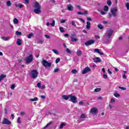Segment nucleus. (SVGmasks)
<instances>
[{
	"instance_id": "nucleus-1",
	"label": "nucleus",
	"mask_w": 129,
	"mask_h": 129,
	"mask_svg": "<svg viewBox=\"0 0 129 129\" xmlns=\"http://www.w3.org/2000/svg\"><path fill=\"white\" fill-rule=\"evenodd\" d=\"M33 7L35 8L33 12L35 14H36V15H39L42 13V11H41L42 7H41V5H40V3L38 2H36L34 3Z\"/></svg>"
},
{
	"instance_id": "nucleus-2",
	"label": "nucleus",
	"mask_w": 129,
	"mask_h": 129,
	"mask_svg": "<svg viewBox=\"0 0 129 129\" xmlns=\"http://www.w3.org/2000/svg\"><path fill=\"white\" fill-rule=\"evenodd\" d=\"M34 60V56L33 54H29V55L26 57L25 59V61L26 64H30V63H32L33 60Z\"/></svg>"
},
{
	"instance_id": "nucleus-3",
	"label": "nucleus",
	"mask_w": 129,
	"mask_h": 129,
	"mask_svg": "<svg viewBox=\"0 0 129 129\" xmlns=\"http://www.w3.org/2000/svg\"><path fill=\"white\" fill-rule=\"evenodd\" d=\"M38 75H39V72L37 70H33L31 71V76L33 79H36L38 77Z\"/></svg>"
},
{
	"instance_id": "nucleus-4",
	"label": "nucleus",
	"mask_w": 129,
	"mask_h": 129,
	"mask_svg": "<svg viewBox=\"0 0 129 129\" xmlns=\"http://www.w3.org/2000/svg\"><path fill=\"white\" fill-rule=\"evenodd\" d=\"M42 64L43 66H44V67H51L52 66V63L50 62H48L46 59L42 60Z\"/></svg>"
},
{
	"instance_id": "nucleus-5",
	"label": "nucleus",
	"mask_w": 129,
	"mask_h": 129,
	"mask_svg": "<svg viewBox=\"0 0 129 129\" xmlns=\"http://www.w3.org/2000/svg\"><path fill=\"white\" fill-rule=\"evenodd\" d=\"M113 33V30H112V29H109L107 31V33H105V36L108 39H110V37H111V36H112Z\"/></svg>"
},
{
	"instance_id": "nucleus-6",
	"label": "nucleus",
	"mask_w": 129,
	"mask_h": 129,
	"mask_svg": "<svg viewBox=\"0 0 129 129\" xmlns=\"http://www.w3.org/2000/svg\"><path fill=\"white\" fill-rule=\"evenodd\" d=\"M70 100L73 102V103H76L77 102V97L75 96H72V94H71L70 97Z\"/></svg>"
},
{
	"instance_id": "nucleus-7",
	"label": "nucleus",
	"mask_w": 129,
	"mask_h": 129,
	"mask_svg": "<svg viewBox=\"0 0 129 129\" xmlns=\"http://www.w3.org/2000/svg\"><path fill=\"white\" fill-rule=\"evenodd\" d=\"M110 11L113 17H116V12H117V8L116 7L111 9Z\"/></svg>"
},
{
	"instance_id": "nucleus-8",
	"label": "nucleus",
	"mask_w": 129,
	"mask_h": 129,
	"mask_svg": "<svg viewBox=\"0 0 129 129\" xmlns=\"http://www.w3.org/2000/svg\"><path fill=\"white\" fill-rule=\"evenodd\" d=\"M76 38H77L76 34H75V33H73L71 34V39L72 42H77V41H78V39Z\"/></svg>"
},
{
	"instance_id": "nucleus-9",
	"label": "nucleus",
	"mask_w": 129,
	"mask_h": 129,
	"mask_svg": "<svg viewBox=\"0 0 129 129\" xmlns=\"http://www.w3.org/2000/svg\"><path fill=\"white\" fill-rule=\"evenodd\" d=\"M90 112L92 113V114L95 115L96 113H97V112H98V109L96 107L92 108L90 111Z\"/></svg>"
},
{
	"instance_id": "nucleus-10",
	"label": "nucleus",
	"mask_w": 129,
	"mask_h": 129,
	"mask_svg": "<svg viewBox=\"0 0 129 129\" xmlns=\"http://www.w3.org/2000/svg\"><path fill=\"white\" fill-rule=\"evenodd\" d=\"M95 43V40H90L89 41H86L85 43V45L86 46H90V45H92V44H94Z\"/></svg>"
},
{
	"instance_id": "nucleus-11",
	"label": "nucleus",
	"mask_w": 129,
	"mask_h": 129,
	"mask_svg": "<svg viewBox=\"0 0 129 129\" xmlns=\"http://www.w3.org/2000/svg\"><path fill=\"white\" fill-rule=\"evenodd\" d=\"M90 71H91V69L89 67H87L82 71V74H86V73H88Z\"/></svg>"
},
{
	"instance_id": "nucleus-12",
	"label": "nucleus",
	"mask_w": 129,
	"mask_h": 129,
	"mask_svg": "<svg viewBox=\"0 0 129 129\" xmlns=\"http://www.w3.org/2000/svg\"><path fill=\"white\" fill-rule=\"evenodd\" d=\"M3 124H8L10 125L12 122L7 118H5L2 122Z\"/></svg>"
},
{
	"instance_id": "nucleus-13",
	"label": "nucleus",
	"mask_w": 129,
	"mask_h": 129,
	"mask_svg": "<svg viewBox=\"0 0 129 129\" xmlns=\"http://www.w3.org/2000/svg\"><path fill=\"white\" fill-rule=\"evenodd\" d=\"M67 8L68 11H70L71 12H72V11H73V10L74 9V8L73 7V6H72V5L71 4L67 5Z\"/></svg>"
},
{
	"instance_id": "nucleus-14",
	"label": "nucleus",
	"mask_w": 129,
	"mask_h": 129,
	"mask_svg": "<svg viewBox=\"0 0 129 129\" xmlns=\"http://www.w3.org/2000/svg\"><path fill=\"white\" fill-rule=\"evenodd\" d=\"M93 60L95 63H100V62H101V59L100 58L97 57H96V58H93Z\"/></svg>"
},
{
	"instance_id": "nucleus-15",
	"label": "nucleus",
	"mask_w": 129,
	"mask_h": 129,
	"mask_svg": "<svg viewBox=\"0 0 129 129\" xmlns=\"http://www.w3.org/2000/svg\"><path fill=\"white\" fill-rule=\"evenodd\" d=\"M71 97V95H63L62 96V98L63 99H65L66 100H68V99H69V98H70Z\"/></svg>"
},
{
	"instance_id": "nucleus-16",
	"label": "nucleus",
	"mask_w": 129,
	"mask_h": 129,
	"mask_svg": "<svg viewBox=\"0 0 129 129\" xmlns=\"http://www.w3.org/2000/svg\"><path fill=\"white\" fill-rule=\"evenodd\" d=\"M50 25L51 26V27H54L55 26V20H53L52 23H49V22H47L46 23V26H49Z\"/></svg>"
},
{
	"instance_id": "nucleus-17",
	"label": "nucleus",
	"mask_w": 129,
	"mask_h": 129,
	"mask_svg": "<svg viewBox=\"0 0 129 129\" xmlns=\"http://www.w3.org/2000/svg\"><path fill=\"white\" fill-rule=\"evenodd\" d=\"M87 29L89 30V29H90L91 28V23H90V22L87 21V26H86Z\"/></svg>"
},
{
	"instance_id": "nucleus-18",
	"label": "nucleus",
	"mask_w": 129,
	"mask_h": 129,
	"mask_svg": "<svg viewBox=\"0 0 129 129\" xmlns=\"http://www.w3.org/2000/svg\"><path fill=\"white\" fill-rule=\"evenodd\" d=\"M16 44H17L18 46H21L22 45V39H18L16 42Z\"/></svg>"
},
{
	"instance_id": "nucleus-19",
	"label": "nucleus",
	"mask_w": 129,
	"mask_h": 129,
	"mask_svg": "<svg viewBox=\"0 0 129 129\" xmlns=\"http://www.w3.org/2000/svg\"><path fill=\"white\" fill-rule=\"evenodd\" d=\"M77 55L79 56H82V51L80 49L78 50L77 51Z\"/></svg>"
},
{
	"instance_id": "nucleus-20",
	"label": "nucleus",
	"mask_w": 129,
	"mask_h": 129,
	"mask_svg": "<svg viewBox=\"0 0 129 129\" xmlns=\"http://www.w3.org/2000/svg\"><path fill=\"white\" fill-rule=\"evenodd\" d=\"M7 77V75H5L4 74H2L1 75H0V78H1V80H3V79H5Z\"/></svg>"
},
{
	"instance_id": "nucleus-21",
	"label": "nucleus",
	"mask_w": 129,
	"mask_h": 129,
	"mask_svg": "<svg viewBox=\"0 0 129 129\" xmlns=\"http://www.w3.org/2000/svg\"><path fill=\"white\" fill-rule=\"evenodd\" d=\"M13 22L15 25L19 24V20L17 18H14Z\"/></svg>"
},
{
	"instance_id": "nucleus-22",
	"label": "nucleus",
	"mask_w": 129,
	"mask_h": 129,
	"mask_svg": "<svg viewBox=\"0 0 129 129\" xmlns=\"http://www.w3.org/2000/svg\"><path fill=\"white\" fill-rule=\"evenodd\" d=\"M38 97H34L33 99H30V101H38Z\"/></svg>"
},
{
	"instance_id": "nucleus-23",
	"label": "nucleus",
	"mask_w": 129,
	"mask_h": 129,
	"mask_svg": "<svg viewBox=\"0 0 129 129\" xmlns=\"http://www.w3.org/2000/svg\"><path fill=\"white\" fill-rule=\"evenodd\" d=\"M109 8H108V6H105L104 7V12H107L109 10Z\"/></svg>"
},
{
	"instance_id": "nucleus-24",
	"label": "nucleus",
	"mask_w": 129,
	"mask_h": 129,
	"mask_svg": "<svg viewBox=\"0 0 129 129\" xmlns=\"http://www.w3.org/2000/svg\"><path fill=\"white\" fill-rule=\"evenodd\" d=\"M44 43V40L43 39H39L37 41V44H43Z\"/></svg>"
},
{
	"instance_id": "nucleus-25",
	"label": "nucleus",
	"mask_w": 129,
	"mask_h": 129,
	"mask_svg": "<svg viewBox=\"0 0 129 129\" xmlns=\"http://www.w3.org/2000/svg\"><path fill=\"white\" fill-rule=\"evenodd\" d=\"M2 39L4 40V41H9V40H10V37H3Z\"/></svg>"
},
{
	"instance_id": "nucleus-26",
	"label": "nucleus",
	"mask_w": 129,
	"mask_h": 129,
	"mask_svg": "<svg viewBox=\"0 0 129 129\" xmlns=\"http://www.w3.org/2000/svg\"><path fill=\"white\" fill-rule=\"evenodd\" d=\"M86 115H85V114L83 113L80 116V118H86Z\"/></svg>"
},
{
	"instance_id": "nucleus-27",
	"label": "nucleus",
	"mask_w": 129,
	"mask_h": 129,
	"mask_svg": "<svg viewBox=\"0 0 129 129\" xmlns=\"http://www.w3.org/2000/svg\"><path fill=\"white\" fill-rule=\"evenodd\" d=\"M32 36H34V33H31L27 36V38H28V39H31Z\"/></svg>"
},
{
	"instance_id": "nucleus-28",
	"label": "nucleus",
	"mask_w": 129,
	"mask_h": 129,
	"mask_svg": "<svg viewBox=\"0 0 129 129\" xmlns=\"http://www.w3.org/2000/svg\"><path fill=\"white\" fill-rule=\"evenodd\" d=\"M97 27L99 28V29H100V30H102V29H103V26H102L101 24L98 25Z\"/></svg>"
},
{
	"instance_id": "nucleus-29",
	"label": "nucleus",
	"mask_w": 129,
	"mask_h": 129,
	"mask_svg": "<svg viewBox=\"0 0 129 129\" xmlns=\"http://www.w3.org/2000/svg\"><path fill=\"white\" fill-rule=\"evenodd\" d=\"M66 125V124L63 123H62L60 124V126H59V129H62V128H63V126H65Z\"/></svg>"
},
{
	"instance_id": "nucleus-30",
	"label": "nucleus",
	"mask_w": 129,
	"mask_h": 129,
	"mask_svg": "<svg viewBox=\"0 0 129 129\" xmlns=\"http://www.w3.org/2000/svg\"><path fill=\"white\" fill-rule=\"evenodd\" d=\"M59 31L61 32V33H64V32H65V30H64V28L62 27H59Z\"/></svg>"
},
{
	"instance_id": "nucleus-31",
	"label": "nucleus",
	"mask_w": 129,
	"mask_h": 129,
	"mask_svg": "<svg viewBox=\"0 0 129 129\" xmlns=\"http://www.w3.org/2000/svg\"><path fill=\"white\" fill-rule=\"evenodd\" d=\"M52 51L53 53H54V54H56V55H58L59 54V52H58V51L56 49H52Z\"/></svg>"
},
{
	"instance_id": "nucleus-32",
	"label": "nucleus",
	"mask_w": 129,
	"mask_h": 129,
	"mask_svg": "<svg viewBox=\"0 0 129 129\" xmlns=\"http://www.w3.org/2000/svg\"><path fill=\"white\" fill-rule=\"evenodd\" d=\"M66 51L67 53H69V54H71L72 53V50H70L69 48H67Z\"/></svg>"
},
{
	"instance_id": "nucleus-33",
	"label": "nucleus",
	"mask_w": 129,
	"mask_h": 129,
	"mask_svg": "<svg viewBox=\"0 0 129 129\" xmlns=\"http://www.w3.org/2000/svg\"><path fill=\"white\" fill-rule=\"evenodd\" d=\"M72 26H73L74 27H76V28H78L77 27V26H76V24H75V22L74 21H72Z\"/></svg>"
},
{
	"instance_id": "nucleus-34",
	"label": "nucleus",
	"mask_w": 129,
	"mask_h": 129,
	"mask_svg": "<svg viewBox=\"0 0 129 129\" xmlns=\"http://www.w3.org/2000/svg\"><path fill=\"white\" fill-rule=\"evenodd\" d=\"M72 73H73V74H76V73H77V70L74 69L72 71Z\"/></svg>"
},
{
	"instance_id": "nucleus-35",
	"label": "nucleus",
	"mask_w": 129,
	"mask_h": 129,
	"mask_svg": "<svg viewBox=\"0 0 129 129\" xmlns=\"http://www.w3.org/2000/svg\"><path fill=\"white\" fill-rule=\"evenodd\" d=\"M101 90V88H96L94 90L95 92H99Z\"/></svg>"
},
{
	"instance_id": "nucleus-36",
	"label": "nucleus",
	"mask_w": 129,
	"mask_h": 129,
	"mask_svg": "<svg viewBox=\"0 0 129 129\" xmlns=\"http://www.w3.org/2000/svg\"><path fill=\"white\" fill-rule=\"evenodd\" d=\"M7 5L8 7H11V6H12V3H11V1H8L7 3Z\"/></svg>"
},
{
	"instance_id": "nucleus-37",
	"label": "nucleus",
	"mask_w": 129,
	"mask_h": 129,
	"mask_svg": "<svg viewBox=\"0 0 129 129\" xmlns=\"http://www.w3.org/2000/svg\"><path fill=\"white\" fill-rule=\"evenodd\" d=\"M16 35H17V36H21V35H22V32L19 31H16Z\"/></svg>"
},
{
	"instance_id": "nucleus-38",
	"label": "nucleus",
	"mask_w": 129,
	"mask_h": 129,
	"mask_svg": "<svg viewBox=\"0 0 129 129\" xmlns=\"http://www.w3.org/2000/svg\"><path fill=\"white\" fill-rule=\"evenodd\" d=\"M50 124H52V122H50L49 123H47L44 127V128L48 127Z\"/></svg>"
},
{
	"instance_id": "nucleus-39",
	"label": "nucleus",
	"mask_w": 129,
	"mask_h": 129,
	"mask_svg": "<svg viewBox=\"0 0 129 129\" xmlns=\"http://www.w3.org/2000/svg\"><path fill=\"white\" fill-rule=\"evenodd\" d=\"M114 96H115V97H119L120 95L118 93H115L114 94Z\"/></svg>"
},
{
	"instance_id": "nucleus-40",
	"label": "nucleus",
	"mask_w": 129,
	"mask_h": 129,
	"mask_svg": "<svg viewBox=\"0 0 129 129\" xmlns=\"http://www.w3.org/2000/svg\"><path fill=\"white\" fill-rule=\"evenodd\" d=\"M107 4L108 6H111V1L110 0L107 1Z\"/></svg>"
},
{
	"instance_id": "nucleus-41",
	"label": "nucleus",
	"mask_w": 129,
	"mask_h": 129,
	"mask_svg": "<svg viewBox=\"0 0 129 129\" xmlns=\"http://www.w3.org/2000/svg\"><path fill=\"white\" fill-rule=\"evenodd\" d=\"M59 62H60V58H56L55 60V63L56 64H58V63H59Z\"/></svg>"
},
{
	"instance_id": "nucleus-42",
	"label": "nucleus",
	"mask_w": 129,
	"mask_h": 129,
	"mask_svg": "<svg viewBox=\"0 0 129 129\" xmlns=\"http://www.w3.org/2000/svg\"><path fill=\"white\" fill-rule=\"evenodd\" d=\"M17 122L18 123H21L22 122L21 121V117H18V119H17Z\"/></svg>"
},
{
	"instance_id": "nucleus-43",
	"label": "nucleus",
	"mask_w": 129,
	"mask_h": 129,
	"mask_svg": "<svg viewBox=\"0 0 129 129\" xmlns=\"http://www.w3.org/2000/svg\"><path fill=\"white\" fill-rule=\"evenodd\" d=\"M119 89H121L122 90H126V88H123L122 87H119Z\"/></svg>"
},
{
	"instance_id": "nucleus-44",
	"label": "nucleus",
	"mask_w": 129,
	"mask_h": 129,
	"mask_svg": "<svg viewBox=\"0 0 129 129\" xmlns=\"http://www.w3.org/2000/svg\"><path fill=\"white\" fill-rule=\"evenodd\" d=\"M94 51L96 52V53H98L99 54L100 51H99V49H98V48H96V49H94Z\"/></svg>"
},
{
	"instance_id": "nucleus-45",
	"label": "nucleus",
	"mask_w": 129,
	"mask_h": 129,
	"mask_svg": "<svg viewBox=\"0 0 129 129\" xmlns=\"http://www.w3.org/2000/svg\"><path fill=\"white\" fill-rule=\"evenodd\" d=\"M59 69H54L53 71L54 73H57V72H58V71H59Z\"/></svg>"
},
{
	"instance_id": "nucleus-46",
	"label": "nucleus",
	"mask_w": 129,
	"mask_h": 129,
	"mask_svg": "<svg viewBox=\"0 0 129 129\" xmlns=\"http://www.w3.org/2000/svg\"><path fill=\"white\" fill-rule=\"evenodd\" d=\"M113 102H115V100L113 98H111L110 100V103H113Z\"/></svg>"
},
{
	"instance_id": "nucleus-47",
	"label": "nucleus",
	"mask_w": 129,
	"mask_h": 129,
	"mask_svg": "<svg viewBox=\"0 0 129 129\" xmlns=\"http://www.w3.org/2000/svg\"><path fill=\"white\" fill-rule=\"evenodd\" d=\"M88 11H85L83 13V15H88Z\"/></svg>"
},
{
	"instance_id": "nucleus-48",
	"label": "nucleus",
	"mask_w": 129,
	"mask_h": 129,
	"mask_svg": "<svg viewBox=\"0 0 129 129\" xmlns=\"http://www.w3.org/2000/svg\"><path fill=\"white\" fill-rule=\"evenodd\" d=\"M103 77L104 79H107L108 77H107V75H105V74H104L103 75Z\"/></svg>"
},
{
	"instance_id": "nucleus-49",
	"label": "nucleus",
	"mask_w": 129,
	"mask_h": 129,
	"mask_svg": "<svg viewBox=\"0 0 129 129\" xmlns=\"http://www.w3.org/2000/svg\"><path fill=\"white\" fill-rule=\"evenodd\" d=\"M101 15H102V16H104V15H106V13L104 12V11H101Z\"/></svg>"
},
{
	"instance_id": "nucleus-50",
	"label": "nucleus",
	"mask_w": 129,
	"mask_h": 129,
	"mask_svg": "<svg viewBox=\"0 0 129 129\" xmlns=\"http://www.w3.org/2000/svg\"><path fill=\"white\" fill-rule=\"evenodd\" d=\"M126 8L127 10H129V3H127L126 4Z\"/></svg>"
},
{
	"instance_id": "nucleus-51",
	"label": "nucleus",
	"mask_w": 129,
	"mask_h": 129,
	"mask_svg": "<svg viewBox=\"0 0 129 129\" xmlns=\"http://www.w3.org/2000/svg\"><path fill=\"white\" fill-rule=\"evenodd\" d=\"M15 87H16V85L13 84L11 86V89H15Z\"/></svg>"
},
{
	"instance_id": "nucleus-52",
	"label": "nucleus",
	"mask_w": 129,
	"mask_h": 129,
	"mask_svg": "<svg viewBox=\"0 0 129 129\" xmlns=\"http://www.w3.org/2000/svg\"><path fill=\"white\" fill-rule=\"evenodd\" d=\"M37 87H38V88H41V83H38L37 84Z\"/></svg>"
},
{
	"instance_id": "nucleus-53",
	"label": "nucleus",
	"mask_w": 129,
	"mask_h": 129,
	"mask_svg": "<svg viewBox=\"0 0 129 129\" xmlns=\"http://www.w3.org/2000/svg\"><path fill=\"white\" fill-rule=\"evenodd\" d=\"M45 38H46L47 39H50V36L48 35L45 34Z\"/></svg>"
},
{
	"instance_id": "nucleus-54",
	"label": "nucleus",
	"mask_w": 129,
	"mask_h": 129,
	"mask_svg": "<svg viewBox=\"0 0 129 129\" xmlns=\"http://www.w3.org/2000/svg\"><path fill=\"white\" fill-rule=\"evenodd\" d=\"M87 21H92V19L91 18H90V17H88L87 18Z\"/></svg>"
},
{
	"instance_id": "nucleus-55",
	"label": "nucleus",
	"mask_w": 129,
	"mask_h": 129,
	"mask_svg": "<svg viewBox=\"0 0 129 129\" xmlns=\"http://www.w3.org/2000/svg\"><path fill=\"white\" fill-rule=\"evenodd\" d=\"M80 21H81L82 22H83V23H85V20H84L82 18H79Z\"/></svg>"
},
{
	"instance_id": "nucleus-56",
	"label": "nucleus",
	"mask_w": 129,
	"mask_h": 129,
	"mask_svg": "<svg viewBox=\"0 0 129 129\" xmlns=\"http://www.w3.org/2000/svg\"><path fill=\"white\" fill-rule=\"evenodd\" d=\"M25 4H29L30 3V0H25Z\"/></svg>"
},
{
	"instance_id": "nucleus-57",
	"label": "nucleus",
	"mask_w": 129,
	"mask_h": 129,
	"mask_svg": "<svg viewBox=\"0 0 129 129\" xmlns=\"http://www.w3.org/2000/svg\"><path fill=\"white\" fill-rule=\"evenodd\" d=\"M65 22H66V20H61V21H60V23H61V24H63V23H65Z\"/></svg>"
},
{
	"instance_id": "nucleus-58",
	"label": "nucleus",
	"mask_w": 129,
	"mask_h": 129,
	"mask_svg": "<svg viewBox=\"0 0 129 129\" xmlns=\"http://www.w3.org/2000/svg\"><path fill=\"white\" fill-rule=\"evenodd\" d=\"M19 7L20 9H22V8H24V5H20Z\"/></svg>"
},
{
	"instance_id": "nucleus-59",
	"label": "nucleus",
	"mask_w": 129,
	"mask_h": 129,
	"mask_svg": "<svg viewBox=\"0 0 129 129\" xmlns=\"http://www.w3.org/2000/svg\"><path fill=\"white\" fill-rule=\"evenodd\" d=\"M122 78H123V79H126V76H125V75L124 74V75L122 76Z\"/></svg>"
},
{
	"instance_id": "nucleus-60",
	"label": "nucleus",
	"mask_w": 129,
	"mask_h": 129,
	"mask_svg": "<svg viewBox=\"0 0 129 129\" xmlns=\"http://www.w3.org/2000/svg\"><path fill=\"white\" fill-rule=\"evenodd\" d=\"M45 87H46V86H45V85H42V86H41V89L42 90H43V89H44L45 88Z\"/></svg>"
},
{
	"instance_id": "nucleus-61",
	"label": "nucleus",
	"mask_w": 129,
	"mask_h": 129,
	"mask_svg": "<svg viewBox=\"0 0 129 129\" xmlns=\"http://www.w3.org/2000/svg\"><path fill=\"white\" fill-rule=\"evenodd\" d=\"M84 103L83 102H82V101H80L79 103V104L80 105H83V104H84Z\"/></svg>"
},
{
	"instance_id": "nucleus-62",
	"label": "nucleus",
	"mask_w": 129,
	"mask_h": 129,
	"mask_svg": "<svg viewBox=\"0 0 129 129\" xmlns=\"http://www.w3.org/2000/svg\"><path fill=\"white\" fill-rule=\"evenodd\" d=\"M64 37H66V38H68V37H69V35L68 34H65L64 35Z\"/></svg>"
},
{
	"instance_id": "nucleus-63",
	"label": "nucleus",
	"mask_w": 129,
	"mask_h": 129,
	"mask_svg": "<svg viewBox=\"0 0 129 129\" xmlns=\"http://www.w3.org/2000/svg\"><path fill=\"white\" fill-rule=\"evenodd\" d=\"M20 114L22 116L25 115V112H20Z\"/></svg>"
},
{
	"instance_id": "nucleus-64",
	"label": "nucleus",
	"mask_w": 129,
	"mask_h": 129,
	"mask_svg": "<svg viewBox=\"0 0 129 129\" xmlns=\"http://www.w3.org/2000/svg\"><path fill=\"white\" fill-rule=\"evenodd\" d=\"M78 15H83V13H82L81 12H78Z\"/></svg>"
}]
</instances>
